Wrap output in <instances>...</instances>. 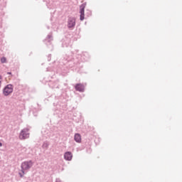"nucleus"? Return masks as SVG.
Returning a JSON list of instances; mask_svg holds the SVG:
<instances>
[{
	"instance_id": "obj_1",
	"label": "nucleus",
	"mask_w": 182,
	"mask_h": 182,
	"mask_svg": "<svg viewBox=\"0 0 182 182\" xmlns=\"http://www.w3.org/2000/svg\"><path fill=\"white\" fill-rule=\"evenodd\" d=\"M32 166H33V162H32V161L23 162L21 164V173H19L20 177H23V176L25 175L26 170H29V168H31Z\"/></svg>"
},
{
	"instance_id": "obj_2",
	"label": "nucleus",
	"mask_w": 182,
	"mask_h": 182,
	"mask_svg": "<svg viewBox=\"0 0 182 182\" xmlns=\"http://www.w3.org/2000/svg\"><path fill=\"white\" fill-rule=\"evenodd\" d=\"M12 92H14V87H12V85H7L3 90L4 96H9Z\"/></svg>"
},
{
	"instance_id": "obj_3",
	"label": "nucleus",
	"mask_w": 182,
	"mask_h": 182,
	"mask_svg": "<svg viewBox=\"0 0 182 182\" xmlns=\"http://www.w3.org/2000/svg\"><path fill=\"white\" fill-rule=\"evenodd\" d=\"M28 132H29V129H23L20 133L19 139H21V140H25V139H28V137H29V133H28Z\"/></svg>"
},
{
	"instance_id": "obj_4",
	"label": "nucleus",
	"mask_w": 182,
	"mask_h": 182,
	"mask_svg": "<svg viewBox=\"0 0 182 182\" xmlns=\"http://www.w3.org/2000/svg\"><path fill=\"white\" fill-rule=\"evenodd\" d=\"M80 21H83V19H85V6L83 5L80 6Z\"/></svg>"
},
{
	"instance_id": "obj_5",
	"label": "nucleus",
	"mask_w": 182,
	"mask_h": 182,
	"mask_svg": "<svg viewBox=\"0 0 182 182\" xmlns=\"http://www.w3.org/2000/svg\"><path fill=\"white\" fill-rule=\"evenodd\" d=\"M73 157V155H72V153L70 151L65 152L64 154V159L67 160L68 161H70Z\"/></svg>"
},
{
	"instance_id": "obj_6",
	"label": "nucleus",
	"mask_w": 182,
	"mask_h": 182,
	"mask_svg": "<svg viewBox=\"0 0 182 182\" xmlns=\"http://www.w3.org/2000/svg\"><path fill=\"white\" fill-rule=\"evenodd\" d=\"M75 90L78 92H84L85 91V86L82 84H77L75 85Z\"/></svg>"
},
{
	"instance_id": "obj_7",
	"label": "nucleus",
	"mask_w": 182,
	"mask_h": 182,
	"mask_svg": "<svg viewBox=\"0 0 182 182\" xmlns=\"http://www.w3.org/2000/svg\"><path fill=\"white\" fill-rule=\"evenodd\" d=\"M74 139L77 143H82V136L80 134H75Z\"/></svg>"
},
{
	"instance_id": "obj_8",
	"label": "nucleus",
	"mask_w": 182,
	"mask_h": 182,
	"mask_svg": "<svg viewBox=\"0 0 182 182\" xmlns=\"http://www.w3.org/2000/svg\"><path fill=\"white\" fill-rule=\"evenodd\" d=\"M75 25V18H70L68 21V28H73Z\"/></svg>"
},
{
	"instance_id": "obj_9",
	"label": "nucleus",
	"mask_w": 182,
	"mask_h": 182,
	"mask_svg": "<svg viewBox=\"0 0 182 182\" xmlns=\"http://www.w3.org/2000/svg\"><path fill=\"white\" fill-rule=\"evenodd\" d=\"M1 63H6V58L3 57L1 58Z\"/></svg>"
},
{
	"instance_id": "obj_10",
	"label": "nucleus",
	"mask_w": 182,
	"mask_h": 182,
	"mask_svg": "<svg viewBox=\"0 0 182 182\" xmlns=\"http://www.w3.org/2000/svg\"><path fill=\"white\" fill-rule=\"evenodd\" d=\"M1 83H2V76L0 75V87H1Z\"/></svg>"
},
{
	"instance_id": "obj_11",
	"label": "nucleus",
	"mask_w": 182,
	"mask_h": 182,
	"mask_svg": "<svg viewBox=\"0 0 182 182\" xmlns=\"http://www.w3.org/2000/svg\"><path fill=\"white\" fill-rule=\"evenodd\" d=\"M0 147H2V143H0Z\"/></svg>"
},
{
	"instance_id": "obj_12",
	"label": "nucleus",
	"mask_w": 182,
	"mask_h": 182,
	"mask_svg": "<svg viewBox=\"0 0 182 182\" xmlns=\"http://www.w3.org/2000/svg\"><path fill=\"white\" fill-rule=\"evenodd\" d=\"M8 75H11V73H8Z\"/></svg>"
}]
</instances>
